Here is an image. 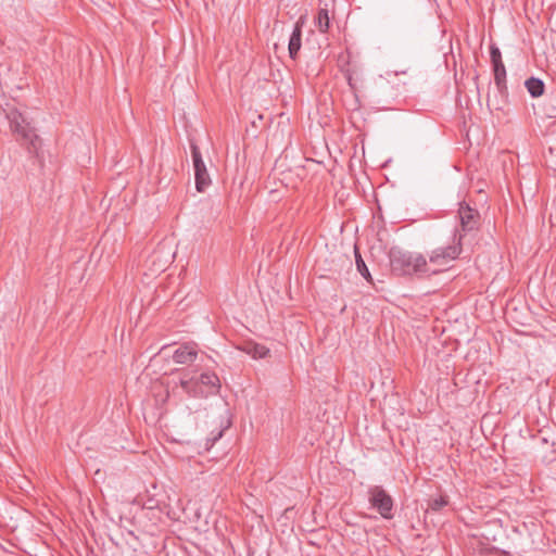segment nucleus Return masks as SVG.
<instances>
[{"label":"nucleus","mask_w":556,"mask_h":556,"mask_svg":"<svg viewBox=\"0 0 556 556\" xmlns=\"http://www.w3.org/2000/svg\"><path fill=\"white\" fill-rule=\"evenodd\" d=\"M389 260L391 271L395 276H421L438 273V270L430 271L427 260L422 254L404 251L396 247L391 248Z\"/></svg>","instance_id":"nucleus-1"},{"label":"nucleus","mask_w":556,"mask_h":556,"mask_svg":"<svg viewBox=\"0 0 556 556\" xmlns=\"http://www.w3.org/2000/svg\"><path fill=\"white\" fill-rule=\"evenodd\" d=\"M179 386L189 396L197 399L216 395L220 390L218 376L211 371L199 375L185 371L179 379Z\"/></svg>","instance_id":"nucleus-2"},{"label":"nucleus","mask_w":556,"mask_h":556,"mask_svg":"<svg viewBox=\"0 0 556 556\" xmlns=\"http://www.w3.org/2000/svg\"><path fill=\"white\" fill-rule=\"evenodd\" d=\"M7 116L11 130L18 136L17 141L26 147L29 154L38 155L41 140L26 116L17 110H11Z\"/></svg>","instance_id":"nucleus-3"},{"label":"nucleus","mask_w":556,"mask_h":556,"mask_svg":"<svg viewBox=\"0 0 556 556\" xmlns=\"http://www.w3.org/2000/svg\"><path fill=\"white\" fill-rule=\"evenodd\" d=\"M463 252V235H453L452 242L431 251L429 262L432 265L444 267L457 260Z\"/></svg>","instance_id":"nucleus-4"},{"label":"nucleus","mask_w":556,"mask_h":556,"mask_svg":"<svg viewBox=\"0 0 556 556\" xmlns=\"http://www.w3.org/2000/svg\"><path fill=\"white\" fill-rule=\"evenodd\" d=\"M367 497L370 506L376 509L383 519L390 520L393 518V498L381 485L369 486Z\"/></svg>","instance_id":"nucleus-5"},{"label":"nucleus","mask_w":556,"mask_h":556,"mask_svg":"<svg viewBox=\"0 0 556 556\" xmlns=\"http://www.w3.org/2000/svg\"><path fill=\"white\" fill-rule=\"evenodd\" d=\"M460 222L459 229H455L454 235H463V239L467 236L475 235L480 226V214L477 210L470 207L466 203H462L458 210Z\"/></svg>","instance_id":"nucleus-6"},{"label":"nucleus","mask_w":556,"mask_h":556,"mask_svg":"<svg viewBox=\"0 0 556 556\" xmlns=\"http://www.w3.org/2000/svg\"><path fill=\"white\" fill-rule=\"evenodd\" d=\"M190 148L194 169L195 189L198 192H204L212 184V180L199 147L191 142Z\"/></svg>","instance_id":"nucleus-7"},{"label":"nucleus","mask_w":556,"mask_h":556,"mask_svg":"<svg viewBox=\"0 0 556 556\" xmlns=\"http://www.w3.org/2000/svg\"><path fill=\"white\" fill-rule=\"evenodd\" d=\"M198 352L193 346L188 344L180 345L173 353V361L177 364H191L197 359Z\"/></svg>","instance_id":"nucleus-8"},{"label":"nucleus","mask_w":556,"mask_h":556,"mask_svg":"<svg viewBox=\"0 0 556 556\" xmlns=\"http://www.w3.org/2000/svg\"><path fill=\"white\" fill-rule=\"evenodd\" d=\"M301 46H302V24L300 22H296L293 27V30L289 38V43H288L289 56L292 60H296L299 51L301 49Z\"/></svg>","instance_id":"nucleus-9"},{"label":"nucleus","mask_w":556,"mask_h":556,"mask_svg":"<svg viewBox=\"0 0 556 556\" xmlns=\"http://www.w3.org/2000/svg\"><path fill=\"white\" fill-rule=\"evenodd\" d=\"M493 73H494V83L500 91V93H504L507 91L506 86V68L504 63L493 64Z\"/></svg>","instance_id":"nucleus-10"},{"label":"nucleus","mask_w":556,"mask_h":556,"mask_svg":"<svg viewBox=\"0 0 556 556\" xmlns=\"http://www.w3.org/2000/svg\"><path fill=\"white\" fill-rule=\"evenodd\" d=\"M525 86L531 97L538 98L544 93L545 85L543 80L536 77H530L525 81Z\"/></svg>","instance_id":"nucleus-11"},{"label":"nucleus","mask_w":556,"mask_h":556,"mask_svg":"<svg viewBox=\"0 0 556 556\" xmlns=\"http://www.w3.org/2000/svg\"><path fill=\"white\" fill-rule=\"evenodd\" d=\"M314 23L320 33H327L330 28L329 11L326 8H320Z\"/></svg>","instance_id":"nucleus-12"},{"label":"nucleus","mask_w":556,"mask_h":556,"mask_svg":"<svg viewBox=\"0 0 556 556\" xmlns=\"http://www.w3.org/2000/svg\"><path fill=\"white\" fill-rule=\"evenodd\" d=\"M354 254H355V265L357 271L369 282L372 283V277L371 274L363 260L359 249L357 245H354Z\"/></svg>","instance_id":"nucleus-13"},{"label":"nucleus","mask_w":556,"mask_h":556,"mask_svg":"<svg viewBox=\"0 0 556 556\" xmlns=\"http://www.w3.org/2000/svg\"><path fill=\"white\" fill-rule=\"evenodd\" d=\"M244 351L254 358H265L269 354V350L262 344L248 342Z\"/></svg>","instance_id":"nucleus-14"},{"label":"nucleus","mask_w":556,"mask_h":556,"mask_svg":"<svg viewBox=\"0 0 556 556\" xmlns=\"http://www.w3.org/2000/svg\"><path fill=\"white\" fill-rule=\"evenodd\" d=\"M448 504V497L446 495H440L435 498H430L428 502V510L433 513L441 511Z\"/></svg>","instance_id":"nucleus-15"},{"label":"nucleus","mask_w":556,"mask_h":556,"mask_svg":"<svg viewBox=\"0 0 556 556\" xmlns=\"http://www.w3.org/2000/svg\"><path fill=\"white\" fill-rule=\"evenodd\" d=\"M490 56H491L492 65L497 64V63H503L502 53L495 45H492L490 47Z\"/></svg>","instance_id":"nucleus-16"},{"label":"nucleus","mask_w":556,"mask_h":556,"mask_svg":"<svg viewBox=\"0 0 556 556\" xmlns=\"http://www.w3.org/2000/svg\"><path fill=\"white\" fill-rule=\"evenodd\" d=\"M346 80H348V84H349L350 88H351L353 91H356V85H355V81H354L353 75H352L351 73H348V74H346Z\"/></svg>","instance_id":"nucleus-17"},{"label":"nucleus","mask_w":556,"mask_h":556,"mask_svg":"<svg viewBox=\"0 0 556 556\" xmlns=\"http://www.w3.org/2000/svg\"><path fill=\"white\" fill-rule=\"evenodd\" d=\"M223 434V431L219 430L218 433L216 435L213 437V439H208L207 441L211 442V445H213Z\"/></svg>","instance_id":"nucleus-18"},{"label":"nucleus","mask_w":556,"mask_h":556,"mask_svg":"<svg viewBox=\"0 0 556 556\" xmlns=\"http://www.w3.org/2000/svg\"><path fill=\"white\" fill-rule=\"evenodd\" d=\"M500 555H501V556H514V555H511V554H510L509 552H507V551H501V552H500Z\"/></svg>","instance_id":"nucleus-19"},{"label":"nucleus","mask_w":556,"mask_h":556,"mask_svg":"<svg viewBox=\"0 0 556 556\" xmlns=\"http://www.w3.org/2000/svg\"><path fill=\"white\" fill-rule=\"evenodd\" d=\"M549 117L556 116V108L547 114Z\"/></svg>","instance_id":"nucleus-20"}]
</instances>
